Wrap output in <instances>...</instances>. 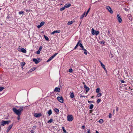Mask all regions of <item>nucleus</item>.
<instances>
[{
	"mask_svg": "<svg viewBox=\"0 0 133 133\" xmlns=\"http://www.w3.org/2000/svg\"><path fill=\"white\" fill-rule=\"evenodd\" d=\"M103 119H100L99 121V122L100 123V124H101L102 123H103Z\"/></svg>",
	"mask_w": 133,
	"mask_h": 133,
	"instance_id": "obj_24",
	"label": "nucleus"
},
{
	"mask_svg": "<svg viewBox=\"0 0 133 133\" xmlns=\"http://www.w3.org/2000/svg\"><path fill=\"white\" fill-rule=\"evenodd\" d=\"M52 113V111L51 110H49L48 112V114H49V115H50Z\"/></svg>",
	"mask_w": 133,
	"mask_h": 133,
	"instance_id": "obj_22",
	"label": "nucleus"
},
{
	"mask_svg": "<svg viewBox=\"0 0 133 133\" xmlns=\"http://www.w3.org/2000/svg\"><path fill=\"white\" fill-rule=\"evenodd\" d=\"M37 59H37L34 58L33 59V61L35 62L36 64H38L40 62V58H38Z\"/></svg>",
	"mask_w": 133,
	"mask_h": 133,
	"instance_id": "obj_6",
	"label": "nucleus"
},
{
	"mask_svg": "<svg viewBox=\"0 0 133 133\" xmlns=\"http://www.w3.org/2000/svg\"><path fill=\"white\" fill-rule=\"evenodd\" d=\"M41 116V114L36 113L35 114V116L36 117H39Z\"/></svg>",
	"mask_w": 133,
	"mask_h": 133,
	"instance_id": "obj_15",
	"label": "nucleus"
},
{
	"mask_svg": "<svg viewBox=\"0 0 133 133\" xmlns=\"http://www.w3.org/2000/svg\"><path fill=\"white\" fill-rule=\"evenodd\" d=\"M40 51L38 50L37 52V54H40Z\"/></svg>",
	"mask_w": 133,
	"mask_h": 133,
	"instance_id": "obj_46",
	"label": "nucleus"
},
{
	"mask_svg": "<svg viewBox=\"0 0 133 133\" xmlns=\"http://www.w3.org/2000/svg\"><path fill=\"white\" fill-rule=\"evenodd\" d=\"M88 102L89 103H92L93 102L92 101H88Z\"/></svg>",
	"mask_w": 133,
	"mask_h": 133,
	"instance_id": "obj_50",
	"label": "nucleus"
},
{
	"mask_svg": "<svg viewBox=\"0 0 133 133\" xmlns=\"http://www.w3.org/2000/svg\"><path fill=\"white\" fill-rule=\"evenodd\" d=\"M12 127V125H9L8 127H7V133H8L9 131L10 130Z\"/></svg>",
	"mask_w": 133,
	"mask_h": 133,
	"instance_id": "obj_13",
	"label": "nucleus"
},
{
	"mask_svg": "<svg viewBox=\"0 0 133 133\" xmlns=\"http://www.w3.org/2000/svg\"><path fill=\"white\" fill-rule=\"evenodd\" d=\"M60 91V89L59 88L56 87L54 90V91L59 92Z\"/></svg>",
	"mask_w": 133,
	"mask_h": 133,
	"instance_id": "obj_12",
	"label": "nucleus"
},
{
	"mask_svg": "<svg viewBox=\"0 0 133 133\" xmlns=\"http://www.w3.org/2000/svg\"><path fill=\"white\" fill-rule=\"evenodd\" d=\"M90 129L88 130L86 133H90Z\"/></svg>",
	"mask_w": 133,
	"mask_h": 133,
	"instance_id": "obj_47",
	"label": "nucleus"
},
{
	"mask_svg": "<svg viewBox=\"0 0 133 133\" xmlns=\"http://www.w3.org/2000/svg\"><path fill=\"white\" fill-rule=\"evenodd\" d=\"M71 4H70L69 3L68 4H65V6H64L66 8H68L71 6Z\"/></svg>",
	"mask_w": 133,
	"mask_h": 133,
	"instance_id": "obj_18",
	"label": "nucleus"
},
{
	"mask_svg": "<svg viewBox=\"0 0 133 133\" xmlns=\"http://www.w3.org/2000/svg\"><path fill=\"white\" fill-rule=\"evenodd\" d=\"M55 110L56 112H58L59 111V110L57 108H55Z\"/></svg>",
	"mask_w": 133,
	"mask_h": 133,
	"instance_id": "obj_38",
	"label": "nucleus"
},
{
	"mask_svg": "<svg viewBox=\"0 0 133 133\" xmlns=\"http://www.w3.org/2000/svg\"><path fill=\"white\" fill-rule=\"evenodd\" d=\"M121 83H124L125 82L124 81V80H121Z\"/></svg>",
	"mask_w": 133,
	"mask_h": 133,
	"instance_id": "obj_49",
	"label": "nucleus"
},
{
	"mask_svg": "<svg viewBox=\"0 0 133 133\" xmlns=\"http://www.w3.org/2000/svg\"><path fill=\"white\" fill-rule=\"evenodd\" d=\"M84 128H85V126H84V125H83L82 126V128L83 129H84Z\"/></svg>",
	"mask_w": 133,
	"mask_h": 133,
	"instance_id": "obj_52",
	"label": "nucleus"
},
{
	"mask_svg": "<svg viewBox=\"0 0 133 133\" xmlns=\"http://www.w3.org/2000/svg\"><path fill=\"white\" fill-rule=\"evenodd\" d=\"M117 18L118 20V22L119 23H121L122 22V19L121 17L119 16V15L118 14L117 15Z\"/></svg>",
	"mask_w": 133,
	"mask_h": 133,
	"instance_id": "obj_5",
	"label": "nucleus"
},
{
	"mask_svg": "<svg viewBox=\"0 0 133 133\" xmlns=\"http://www.w3.org/2000/svg\"><path fill=\"white\" fill-rule=\"evenodd\" d=\"M25 63L24 62H22L21 63V66H22V68H23V66L25 65Z\"/></svg>",
	"mask_w": 133,
	"mask_h": 133,
	"instance_id": "obj_21",
	"label": "nucleus"
},
{
	"mask_svg": "<svg viewBox=\"0 0 133 133\" xmlns=\"http://www.w3.org/2000/svg\"><path fill=\"white\" fill-rule=\"evenodd\" d=\"M23 109V107H20L18 109H17L15 108H12V110L13 112L17 115H18L17 119L19 120L20 119V116L21 114V112Z\"/></svg>",
	"mask_w": 133,
	"mask_h": 133,
	"instance_id": "obj_1",
	"label": "nucleus"
},
{
	"mask_svg": "<svg viewBox=\"0 0 133 133\" xmlns=\"http://www.w3.org/2000/svg\"><path fill=\"white\" fill-rule=\"evenodd\" d=\"M62 128L63 129V131H64V132L65 133H67L66 131V130H65L64 127H62Z\"/></svg>",
	"mask_w": 133,
	"mask_h": 133,
	"instance_id": "obj_31",
	"label": "nucleus"
},
{
	"mask_svg": "<svg viewBox=\"0 0 133 133\" xmlns=\"http://www.w3.org/2000/svg\"><path fill=\"white\" fill-rule=\"evenodd\" d=\"M36 67H34L32 68H31V69L29 71V72H31L32 71H33V70H34L35 69H36Z\"/></svg>",
	"mask_w": 133,
	"mask_h": 133,
	"instance_id": "obj_16",
	"label": "nucleus"
},
{
	"mask_svg": "<svg viewBox=\"0 0 133 133\" xmlns=\"http://www.w3.org/2000/svg\"><path fill=\"white\" fill-rule=\"evenodd\" d=\"M45 23V22H41L40 25L37 26V27L38 28H40Z\"/></svg>",
	"mask_w": 133,
	"mask_h": 133,
	"instance_id": "obj_10",
	"label": "nucleus"
},
{
	"mask_svg": "<svg viewBox=\"0 0 133 133\" xmlns=\"http://www.w3.org/2000/svg\"><path fill=\"white\" fill-rule=\"evenodd\" d=\"M94 107V105L93 104H91L90 105V107H89V109H92Z\"/></svg>",
	"mask_w": 133,
	"mask_h": 133,
	"instance_id": "obj_26",
	"label": "nucleus"
},
{
	"mask_svg": "<svg viewBox=\"0 0 133 133\" xmlns=\"http://www.w3.org/2000/svg\"><path fill=\"white\" fill-rule=\"evenodd\" d=\"M106 9H108L109 12L111 14L113 13V11L112 10L111 8L109 6H107L106 7Z\"/></svg>",
	"mask_w": 133,
	"mask_h": 133,
	"instance_id": "obj_8",
	"label": "nucleus"
},
{
	"mask_svg": "<svg viewBox=\"0 0 133 133\" xmlns=\"http://www.w3.org/2000/svg\"><path fill=\"white\" fill-rule=\"evenodd\" d=\"M125 10H126V9H125Z\"/></svg>",
	"mask_w": 133,
	"mask_h": 133,
	"instance_id": "obj_57",
	"label": "nucleus"
},
{
	"mask_svg": "<svg viewBox=\"0 0 133 133\" xmlns=\"http://www.w3.org/2000/svg\"><path fill=\"white\" fill-rule=\"evenodd\" d=\"M111 116H112V115L111 114H110V113H109V118H110L111 117Z\"/></svg>",
	"mask_w": 133,
	"mask_h": 133,
	"instance_id": "obj_43",
	"label": "nucleus"
},
{
	"mask_svg": "<svg viewBox=\"0 0 133 133\" xmlns=\"http://www.w3.org/2000/svg\"><path fill=\"white\" fill-rule=\"evenodd\" d=\"M72 21H69V22L68 23V25H70L72 23Z\"/></svg>",
	"mask_w": 133,
	"mask_h": 133,
	"instance_id": "obj_30",
	"label": "nucleus"
},
{
	"mask_svg": "<svg viewBox=\"0 0 133 133\" xmlns=\"http://www.w3.org/2000/svg\"><path fill=\"white\" fill-rule=\"evenodd\" d=\"M65 6H64V7H63L62 8H61L60 9V10L61 11H63V10H64L65 9Z\"/></svg>",
	"mask_w": 133,
	"mask_h": 133,
	"instance_id": "obj_28",
	"label": "nucleus"
},
{
	"mask_svg": "<svg viewBox=\"0 0 133 133\" xmlns=\"http://www.w3.org/2000/svg\"><path fill=\"white\" fill-rule=\"evenodd\" d=\"M80 97H87V96H82V95H81V96H80Z\"/></svg>",
	"mask_w": 133,
	"mask_h": 133,
	"instance_id": "obj_45",
	"label": "nucleus"
},
{
	"mask_svg": "<svg viewBox=\"0 0 133 133\" xmlns=\"http://www.w3.org/2000/svg\"><path fill=\"white\" fill-rule=\"evenodd\" d=\"M128 17H129V18L131 21H132V18L131 16H130L129 15H128Z\"/></svg>",
	"mask_w": 133,
	"mask_h": 133,
	"instance_id": "obj_29",
	"label": "nucleus"
},
{
	"mask_svg": "<svg viewBox=\"0 0 133 133\" xmlns=\"http://www.w3.org/2000/svg\"><path fill=\"white\" fill-rule=\"evenodd\" d=\"M31 132L32 133H34V131L33 130H31Z\"/></svg>",
	"mask_w": 133,
	"mask_h": 133,
	"instance_id": "obj_53",
	"label": "nucleus"
},
{
	"mask_svg": "<svg viewBox=\"0 0 133 133\" xmlns=\"http://www.w3.org/2000/svg\"><path fill=\"white\" fill-rule=\"evenodd\" d=\"M42 49V47L41 46L40 47L39 49L38 50L41 51V50Z\"/></svg>",
	"mask_w": 133,
	"mask_h": 133,
	"instance_id": "obj_42",
	"label": "nucleus"
},
{
	"mask_svg": "<svg viewBox=\"0 0 133 133\" xmlns=\"http://www.w3.org/2000/svg\"><path fill=\"white\" fill-rule=\"evenodd\" d=\"M10 122V121H2L1 125L8 124Z\"/></svg>",
	"mask_w": 133,
	"mask_h": 133,
	"instance_id": "obj_2",
	"label": "nucleus"
},
{
	"mask_svg": "<svg viewBox=\"0 0 133 133\" xmlns=\"http://www.w3.org/2000/svg\"><path fill=\"white\" fill-rule=\"evenodd\" d=\"M101 95V93H98L97 95V96L98 97H99Z\"/></svg>",
	"mask_w": 133,
	"mask_h": 133,
	"instance_id": "obj_37",
	"label": "nucleus"
},
{
	"mask_svg": "<svg viewBox=\"0 0 133 133\" xmlns=\"http://www.w3.org/2000/svg\"><path fill=\"white\" fill-rule=\"evenodd\" d=\"M99 62L100 63L102 67L103 68H104V69L105 70V71L107 72V71L106 70V69L105 68V65L101 61H99Z\"/></svg>",
	"mask_w": 133,
	"mask_h": 133,
	"instance_id": "obj_9",
	"label": "nucleus"
},
{
	"mask_svg": "<svg viewBox=\"0 0 133 133\" xmlns=\"http://www.w3.org/2000/svg\"><path fill=\"white\" fill-rule=\"evenodd\" d=\"M79 45L81 48H83V46L82 44L81 43H80V42H79Z\"/></svg>",
	"mask_w": 133,
	"mask_h": 133,
	"instance_id": "obj_34",
	"label": "nucleus"
},
{
	"mask_svg": "<svg viewBox=\"0 0 133 133\" xmlns=\"http://www.w3.org/2000/svg\"><path fill=\"white\" fill-rule=\"evenodd\" d=\"M84 51V54L85 55H87V51L86 50H85Z\"/></svg>",
	"mask_w": 133,
	"mask_h": 133,
	"instance_id": "obj_44",
	"label": "nucleus"
},
{
	"mask_svg": "<svg viewBox=\"0 0 133 133\" xmlns=\"http://www.w3.org/2000/svg\"><path fill=\"white\" fill-rule=\"evenodd\" d=\"M21 51L23 52V53H26V50L24 49L23 48H22L21 49Z\"/></svg>",
	"mask_w": 133,
	"mask_h": 133,
	"instance_id": "obj_19",
	"label": "nucleus"
},
{
	"mask_svg": "<svg viewBox=\"0 0 133 133\" xmlns=\"http://www.w3.org/2000/svg\"><path fill=\"white\" fill-rule=\"evenodd\" d=\"M95 32L96 31L94 30L93 28H92L91 30V33L93 35H95Z\"/></svg>",
	"mask_w": 133,
	"mask_h": 133,
	"instance_id": "obj_17",
	"label": "nucleus"
},
{
	"mask_svg": "<svg viewBox=\"0 0 133 133\" xmlns=\"http://www.w3.org/2000/svg\"><path fill=\"white\" fill-rule=\"evenodd\" d=\"M85 12H84V14L80 16V19H82L83 17H84V16L85 15Z\"/></svg>",
	"mask_w": 133,
	"mask_h": 133,
	"instance_id": "obj_23",
	"label": "nucleus"
},
{
	"mask_svg": "<svg viewBox=\"0 0 133 133\" xmlns=\"http://www.w3.org/2000/svg\"><path fill=\"white\" fill-rule=\"evenodd\" d=\"M90 8H89V9L88 10H87V12H86V14L85 16H86L88 14V13H89V11H90Z\"/></svg>",
	"mask_w": 133,
	"mask_h": 133,
	"instance_id": "obj_32",
	"label": "nucleus"
},
{
	"mask_svg": "<svg viewBox=\"0 0 133 133\" xmlns=\"http://www.w3.org/2000/svg\"><path fill=\"white\" fill-rule=\"evenodd\" d=\"M70 96V97L71 98H73L74 97V93L72 91L70 92L69 93Z\"/></svg>",
	"mask_w": 133,
	"mask_h": 133,
	"instance_id": "obj_11",
	"label": "nucleus"
},
{
	"mask_svg": "<svg viewBox=\"0 0 133 133\" xmlns=\"http://www.w3.org/2000/svg\"><path fill=\"white\" fill-rule=\"evenodd\" d=\"M68 120L69 121H72L73 119L72 116V115H69L67 117Z\"/></svg>",
	"mask_w": 133,
	"mask_h": 133,
	"instance_id": "obj_3",
	"label": "nucleus"
},
{
	"mask_svg": "<svg viewBox=\"0 0 133 133\" xmlns=\"http://www.w3.org/2000/svg\"><path fill=\"white\" fill-rule=\"evenodd\" d=\"M60 32L59 30H56L55 31L52 32L51 33V34H54L55 33H59Z\"/></svg>",
	"mask_w": 133,
	"mask_h": 133,
	"instance_id": "obj_20",
	"label": "nucleus"
},
{
	"mask_svg": "<svg viewBox=\"0 0 133 133\" xmlns=\"http://www.w3.org/2000/svg\"><path fill=\"white\" fill-rule=\"evenodd\" d=\"M53 120L51 118L50 120H49L48 121V122L51 123L53 121Z\"/></svg>",
	"mask_w": 133,
	"mask_h": 133,
	"instance_id": "obj_36",
	"label": "nucleus"
},
{
	"mask_svg": "<svg viewBox=\"0 0 133 133\" xmlns=\"http://www.w3.org/2000/svg\"><path fill=\"white\" fill-rule=\"evenodd\" d=\"M79 42H81L80 41H79L78 43L75 46V49L77 47V46L79 45Z\"/></svg>",
	"mask_w": 133,
	"mask_h": 133,
	"instance_id": "obj_27",
	"label": "nucleus"
},
{
	"mask_svg": "<svg viewBox=\"0 0 133 133\" xmlns=\"http://www.w3.org/2000/svg\"><path fill=\"white\" fill-rule=\"evenodd\" d=\"M57 99L61 103L63 102V99L62 97H57Z\"/></svg>",
	"mask_w": 133,
	"mask_h": 133,
	"instance_id": "obj_4",
	"label": "nucleus"
},
{
	"mask_svg": "<svg viewBox=\"0 0 133 133\" xmlns=\"http://www.w3.org/2000/svg\"><path fill=\"white\" fill-rule=\"evenodd\" d=\"M4 89V88L2 87H0V92L2 91Z\"/></svg>",
	"mask_w": 133,
	"mask_h": 133,
	"instance_id": "obj_35",
	"label": "nucleus"
},
{
	"mask_svg": "<svg viewBox=\"0 0 133 133\" xmlns=\"http://www.w3.org/2000/svg\"><path fill=\"white\" fill-rule=\"evenodd\" d=\"M96 133H99L97 131H96Z\"/></svg>",
	"mask_w": 133,
	"mask_h": 133,
	"instance_id": "obj_54",
	"label": "nucleus"
},
{
	"mask_svg": "<svg viewBox=\"0 0 133 133\" xmlns=\"http://www.w3.org/2000/svg\"><path fill=\"white\" fill-rule=\"evenodd\" d=\"M84 87L85 89V90H86V93H87L88 92L89 90V88L88 87L85 85H84Z\"/></svg>",
	"mask_w": 133,
	"mask_h": 133,
	"instance_id": "obj_14",
	"label": "nucleus"
},
{
	"mask_svg": "<svg viewBox=\"0 0 133 133\" xmlns=\"http://www.w3.org/2000/svg\"><path fill=\"white\" fill-rule=\"evenodd\" d=\"M94 97V96H92V97H91V98H93Z\"/></svg>",
	"mask_w": 133,
	"mask_h": 133,
	"instance_id": "obj_56",
	"label": "nucleus"
},
{
	"mask_svg": "<svg viewBox=\"0 0 133 133\" xmlns=\"http://www.w3.org/2000/svg\"><path fill=\"white\" fill-rule=\"evenodd\" d=\"M69 71L70 72H71L72 71V69H69Z\"/></svg>",
	"mask_w": 133,
	"mask_h": 133,
	"instance_id": "obj_41",
	"label": "nucleus"
},
{
	"mask_svg": "<svg viewBox=\"0 0 133 133\" xmlns=\"http://www.w3.org/2000/svg\"><path fill=\"white\" fill-rule=\"evenodd\" d=\"M44 37L46 40L47 41H48L49 40V38H48V37H47V36L44 35Z\"/></svg>",
	"mask_w": 133,
	"mask_h": 133,
	"instance_id": "obj_33",
	"label": "nucleus"
},
{
	"mask_svg": "<svg viewBox=\"0 0 133 133\" xmlns=\"http://www.w3.org/2000/svg\"><path fill=\"white\" fill-rule=\"evenodd\" d=\"M81 48L84 51L86 50L84 49L83 47V48Z\"/></svg>",
	"mask_w": 133,
	"mask_h": 133,
	"instance_id": "obj_51",
	"label": "nucleus"
},
{
	"mask_svg": "<svg viewBox=\"0 0 133 133\" xmlns=\"http://www.w3.org/2000/svg\"><path fill=\"white\" fill-rule=\"evenodd\" d=\"M99 31H97L96 32H95V34H96V35H98L99 34Z\"/></svg>",
	"mask_w": 133,
	"mask_h": 133,
	"instance_id": "obj_40",
	"label": "nucleus"
},
{
	"mask_svg": "<svg viewBox=\"0 0 133 133\" xmlns=\"http://www.w3.org/2000/svg\"><path fill=\"white\" fill-rule=\"evenodd\" d=\"M101 101V99H98L97 100V103H98Z\"/></svg>",
	"mask_w": 133,
	"mask_h": 133,
	"instance_id": "obj_39",
	"label": "nucleus"
},
{
	"mask_svg": "<svg viewBox=\"0 0 133 133\" xmlns=\"http://www.w3.org/2000/svg\"><path fill=\"white\" fill-rule=\"evenodd\" d=\"M57 54V53H55L54 55L51 56L50 58L47 61V62H49Z\"/></svg>",
	"mask_w": 133,
	"mask_h": 133,
	"instance_id": "obj_7",
	"label": "nucleus"
},
{
	"mask_svg": "<svg viewBox=\"0 0 133 133\" xmlns=\"http://www.w3.org/2000/svg\"><path fill=\"white\" fill-rule=\"evenodd\" d=\"M24 12L23 11H21L19 12V14H22Z\"/></svg>",
	"mask_w": 133,
	"mask_h": 133,
	"instance_id": "obj_48",
	"label": "nucleus"
},
{
	"mask_svg": "<svg viewBox=\"0 0 133 133\" xmlns=\"http://www.w3.org/2000/svg\"><path fill=\"white\" fill-rule=\"evenodd\" d=\"M100 90V89L99 88H98L96 89V92L97 93H98L99 92Z\"/></svg>",
	"mask_w": 133,
	"mask_h": 133,
	"instance_id": "obj_25",
	"label": "nucleus"
},
{
	"mask_svg": "<svg viewBox=\"0 0 133 133\" xmlns=\"http://www.w3.org/2000/svg\"><path fill=\"white\" fill-rule=\"evenodd\" d=\"M118 110V108L117 107V109H116V111H117Z\"/></svg>",
	"mask_w": 133,
	"mask_h": 133,
	"instance_id": "obj_55",
	"label": "nucleus"
}]
</instances>
